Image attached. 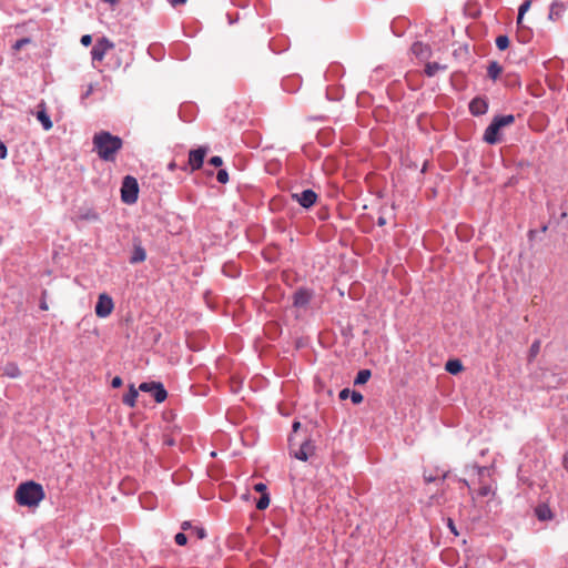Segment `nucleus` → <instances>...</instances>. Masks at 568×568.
Instances as JSON below:
<instances>
[{
    "mask_svg": "<svg viewBox=\"0 0 568 568\" xmlns=\"http://www.w3.org/2000/svg\"><path fill=\"white\" fill-rule=\"evenodd\" d=\"M93 151L99 158L106 162H113L116 153L122 149L123 141L121 138L111 134L108 131H100L92 139Z\"/></svg>",
    "mask_w": 568,
    "mask_h": 568,
    "instance_id": "obj_1",
    "label": "nucleus"
},
{
    "mask_svg": "<svg viewBox=\"0 0 568 568\" xmlns=\"http://www.w3.org/2000/svg\"><path fill=\"white\" fill-rule=\"evenodd\" d=\"M45 498V493L39 483L28 480L21 483L14 491V500L18 505L34 508Z\"/></svg>",
    "mask_w": 568,
    "mask_h": 568,
    "instance_id": "obj_2",
    "label": "nucleus"
},
{
    "mask_svg": "<svg viewBox=\"0 0 568 568\" xmlns=\"http://www.w3.org/2000/svg\"><path fill=\"white\" fill-rule=\"evenodd\" d=\"M515 122L513 114L495 116L484 133V141L488 144L500 142L499 132L503 128L509 126Z\"/></svg>",
    "mask_w": 568,
    "mask_h": 568,
    "instance_id": "obj_3",
    "label": "nucleus"
},
{
    "mask_svg": "<svg viewBox=\"0 0 568 568\" xmlns=\"http://www.w3.org/2000/svg\"><path fill=\"white\" fill-rule=\"evenodd\" d=\"M290 453L296 459L306 462L311 456L314 455L315 447L311 440H304L296 443L295 437L291 436L290 439Z\"/></svg>",
    "mask_w": 568,
    "mask_h": 568,
    "instance_id": "obj_4",
    "label": "nucleus"
},
{
    "mask_svg": "<svg viewBox=\"0 0 568 568\" xmlns=\"http://www.w3.org/2000/svg\"><path fill=\"white\" fill-rule=\"evenodd\" d=\"M139 184L135 178L126 175L122 181L121 199L126 204H133L138 201Z\"/></svg>",
    "mask_w": 568,
    "mask_h": 568,
    "instance_id": "obj_5",
    "label": "nucleus"
},
{
    "mask_svg": "<svg viewBox=\"0 0 568 568\" xmlns=\"http://www.w3.org/2000/svg\"><path fill=\"white\" fill-rule=\"evenodd\" d=\"M114 303L111 296L106 293H102L98 297V302L95 304V315L100 318H105L113 312Z\"/></svg>",
    "mask_w": 568,
    "mask_h": 568,
    "instance_id": "obj_6",
    "label": "nucleus"
},
{
    "mask_svg": "<svg viewBox=\"0 0 568 568\" xmlns=\"http://www.w3.org/2000/svg\"><path fill=\"white\" fill-rule=\"evenodd\" d=\"M113 48L114 43L108 38L103 37L99 39L91 50L92 60L101 62L104 59L106 52Z\"/></svg>",
    "mask_w": 568,
    "mask_h": 568,
    "instance_id": "obj_7",
    "label": "nucleus"
},
{
    "mask_svg": "<svg viewBox=\"0 0 568 568\" xmlns=\"http://www.w3.org/2000/svg\"><path fill=\"white\" fill-rule=\"evenodd\" d=\"M139 389L151 393L156 403L164 402L168 396V393L161 383H142L140 384Z\"/></svg>",
    "mask_w": 568,
    "mask_h": 568,
    "instance_id": "obj_8",
    "label": "nucleus"
},
{
    "mask_svg": "<svg viewBox=\"0 0 568 568\" xmlns=\"http://www.w3.org/2000/svg\"><path fill=\"white\" fill-rule=\"evenodd\" d=\"M206 148H199L195 150H191L189 153V165L192 171L199 170L203 165L204 158L206 155Z\"/></svg>",
    "mask_w": 568,
    "mask_h": 568,
    "instance_id": "obj_9",
    "label": "nucleus"
},
{
    "mask_svg": "<svg viewBox=\"0 0 568 568\" xmlns=\"http://www.w3.org/2000/svg\"><path fill=\"white\" fill-rule=\"evenodd\" d=\"M293 199L303 207H311L317 200V194L313 190H304L301 193H294Z\"/></svg>",
    "mask_w": 568,
    "mask_h": 568,
    "instance_id": "obj_10",
    "label": "nucleus"
},
{
    "mask_svg": "<svg viewBox=\"0 0 568 568\" xmlns=\"http://www.w3.org/2000/svg\"><path fill=\"white\" fill-rule=\"evenodd\" d=\"M488 110V102L483 98H475L469 103V111L473 115L485 114Z\"/></svg>",
    "mask_w": 568,
    "mask_h": 568,
    "instance_id": "obj_11",
    "label": "nucleus"
},
{
    "mask_svg": "<svg viewBox=\"0 0 568 568\" xmlns=\"http://www.w3.org/2000/svg\"><path fill=\"white\" fill-rule=\"evenodd\" d=\"M146 260V252L140 242L134 241L133 253L130 258L131 264L142 263Z\"/></svg>",
    "mask_w": 568,
    "mask_h": 568,
    "instance_id": "obj_12",
    "label": "nucleus"
},
{
    "mask_svg": "<svg viewBox=\"0 0 568 568\" xmlns=\"http://www.w3.org/2000/svg\"><path fill=\"white\" fill-rule=\"evenodd\" d=\"M40 110L37 112V119L41 122L43 129L45 131H49L52 129V121L50 120V116L48 115L45 111L44 103H41L39 105Z\"/></svg>",
    "mask_w": 568,
    "mask_h": 568,
    "instance_id": "obj_13",
    "label": "nucleus"
},
{
    "mask_svg": "<svg viewBox=\"0 0 568 568\" xmlns=\"http://www.w3.org/2000/svg\"><path fill=\"white\" fill-rule=\"evenodd\" d=\"M566 11V4L562 2L555 1L550 6L549 19L552 21L558 20L561 14Z\"/></svg>",
    "mask_w": 568,
    "mask_h": 568,
    "instance_id": "obj_14",
    "label": "nucleus"
},
{
    "mask_svg": "<svg viewBox=\"0 0 568 568\" xmlns=\"http://www.w3.org/2000/svg\"><path fill=\"white\" fill-rule=\"evenodd\" d=\"M535 515L541 521H546V520L552 519V511L549 508V506L546 505V504L538 505L535 508Z\"/></svg>",
    "mask_w": 568,
    "mask_h": 568,
    "instance_id": "obj_15",
    "label": "nucleus"
},
{
    "mask_svg": "<svg viewBox=\"0 0 568 568\" xmlns=\"http://www.w3.org/2000/svg\"><path fill=\"white\" fill-rule=\"evenodd\" d=\"M138 398V389L130 385L129 392L123 396L122 402L129 407H134Z\"/></svg>",
    "mask_w": 568,
    "mask_h": 568,
    "instance_id": "obj_16",
    "label": "nucleus"
},
{
    "mask_svg": "<svg viewBox=\"0 0 568 568\" xmlns=\"http://www.w3.org/2000/svg\"><path fill=\"white\" fill-rule=\"evenodd\" d=\"M3 375L10 378H18L21 375V371L16 363H7L3 367Z\"/></svg>",
    "mask_w": 568,
    "mask_h": 568,
    "instance_id": "obj_17",
    "label": "nucleus"
},
{
    "mask_svg": "<svg viewBox=\"0 0 568 568\" xmlns=\"http://www.w3.org/2000/svg\"><path fill=\"white\" fill-rule=\"evenodd\" d=\"M311 301V294L307 291H298L294 296L296 306H305Z\"/></svg>",
    "mask_w": 568,
    "mask_h": 568,
    "instance_id": "obj_18",
    "label": "nucleus"
},
{
    "mask_svg": "<svg viewBox=\"0 0 568 568\" xmlns=\"http://www.w3.org/2000/svg\"><path fill=\"white\" fill-rule=\"evenodd\" d=\"M487 72H488V77L495 81L501 74L503 68L498 62L493 61L489 63Z\"/></svg>",
    "mask_w": 568,
    "mask_h": 568,
    "instance_id": "obj_19",
    "label": "nucleus"
},
{
    "mask_svg": "<svg viewBox=\"0 0 568 568\" xmlns=\"http://www.w3.org/2000/svg\"><path fill=\"white\" fill-rule=\"evenodd\" d=\"M445 368L450 374H458L464 367L459 359H450L446 363Z\"/></svg>",
    "mask_w": 568,
    "mask_h": 568,
    "instance_id": "obj_20",
    "label": "nucleus"
},
{
    "mask_svg": "<svg viewBox=\"0 0 568 568\" xmlns=\"http://www.w3.org/2000/svg\"><path fill=\"white\" fill-rule=\"evenodd\" d=\"M446 65H442L438 62H429L425 67V73L428 77H434L438 71L445 70Z\"/></svg>",
    "mask_w": 568,
    "mask_h": 568,
    "instance_id": "obj_21",
    "label": "nucleus"
},
{
    "mask_svg": "<svg viewBox=\"0 0 568 568\" xmlns=\"http://www.w3.org/2000/svg\"><path fill=\"white\" fill-rule=\"evenodd\" d=\"M372 373L369 369H361L354 381L355 385H364L371 378Z\"/></svg>",
    "mask_w": 568,
    "mask_h": 568,
    "instance_id": "obj_22",
    "label": "nucleus"
},
{
    "mask_svg": "<svg viewBox=\"0 0 568 568\" xmlns=\"http://www.w3.org/2000/svg\"><path fill=\"white\" fill-rule=\"evenodd\" d=\"M530 6H531V0H525L520 4L519 10H518V17H517L518 27L523 26L524 14L529 10Z\"/></svg>",
    "mask_w": 568,
    "mask_h": 568,
    "instance_id": "obj_23",
    "label": "nucleus"
},
{
    "mask_svg": "<svg viewBox=\"0 0 568 568\" xmlns=\"http://www.w3.org/2000/svg\"><path fill=\"white\" fill-rule=\"evenodd\" d=\"M412 50L418 57H426L429 52L428 47L423 44L422 42L414 43Z\"/></svg>",
    "mask_w": 568,
    "mask_h": 568,
    "instance_id": "obj_24",
    "label": "nucleus"
},
{
    "mask_svg": "<svg viewBox=\"0 0 568 568\" xmlns=\"http://www.w3.org/2000/svg\"><path fill=\"white\" fill-rule=\"evenodd\" d=\"M270 506V496L264 493L256 503V508L258 510H264Z\"/></svg>",
    "mask_w": 568,
    "mask_h": 568,
    "instance_id": "obj_25",
    "label": "nucleus"
},
{
    "mask_svg": "<svg viewBox=\"0 0 568 568\" xmlns=\"http://www.w3.org/2000/svg\"><path fill=\"white\" fill-rule=\"evenodd\" d=\"M496 45L499 50H506L509 47V39L507 36H498L496 38Z\"/></svg>",
    "mask_w": 568,
    "mask_h": 568,
    "instance_id": "obj_26",
    "label": "nucleus"
},
{
    "mask_svg": "<svg viewBox=\"0 0 568 568\" xmlns=\"http://www.w3.org/2000/svg\"><path fill=\"white\" fill-rule=\"evenodd\" d=\"M539 349H540V342L539 341H535L531 344L530 349H529V357H530V359L537 356V354L539 353Z\"/></svg>",
    "mask_w": 568,
    "mask_h": 568,
    "instance_id": "obj_27",
    "label": "nucleus"
},
{
    "mask_svg": "<svg viewBox=\"0 0 568 568\" xmlns=\"http://www.w3.org/2000/svg\"><path fill=\"white\" fill-rule=\"evenodd\" d=\"M216 180L220 183L225 184L229 181V173L225 170H220L216 174Z\"/></svg>",
    "mask_w": 568,
    "mask_h": 568,
    "instance_id": "obj_28",
    "label": "nucleus"
},
{
    "mask_svg": "<svg viewBox=\"0 0 568 568\" xmlns=\"http://www.w3.org/2000/svg\"><path fill=\"white\" fill-rule=\"evenodd\" d=\"M191 535H195L197 539H203L206 536L205 529L202 527H194Z\"/></svg>",
    "mask_w": 568,
    "mask_h": 568,
    "instance_id": "obj_29",
    "label": "nucleus"
},
{
    "mask_svg": "<svg viewBox=\"0 0 568 568\" xmlns=\"http://www.w3.org/2000/svg\"><path fill=\"white\" fill-rule=\"evenodd\" d=\"M174 540L179 546H184L187 542V537L183 532H179L175 535Z\"/></svg>",
    "mask_w": 568,
    "mask_h": 568,
    "instance_id": "obj_30",
    "label": "nucleus"
},
{
    "mask_svg": "<svg viewBox=\"0 0 568 568\" xmlns=\"http://www.w3.org/2000/svg\"><path fill=\"white\" fill-rule=\"evenodd\" d=\"M82 219L88 221H98L99 214L92 210L88 211L84 215H82Z\"/></svg>",
    "mask_w": 568,
    "mask_h": 568,
    "instance_id": "obj_31",
    "label": "nucleus"
},
{
    "mask_svg": "<svg viewBox=\"0 0 568 568\" xmlns=\"http://www.w3.org/2000/svg\"><path fill=\"white\" fill-rule=\"evenodd\" d=\"M352 402L354 404H361L364 399L363 395L359 392L353 390L351 394Z\"/></svg>",
    "mask_w": 568,
    "mask_h": 568,
    "instance_id": "obj_32",
    "label": "nucleus"
},
{
    "mask_svg": "<svg viewBox=\"0 0 568 568\" xmlns=\"http://www.w3.org/2000/svg\"><path fill=\"white\" fill-rule=\"evenodd\" d=\"M490 494H491V488L488 485L481 486L478 489V495L481 496V497H486V496H488Z\"/></svg>",
    "mask_w": 568,
    "mask_h": 568,
    "instance_id": "obj_33",
    "label": "nucleus"
},
{
    "mask_svg": "<svg viewBox=\"0 0 568 568\" xmlns=\"http://www.w3.org/2000/svg\"><path fill=\"white\" fill-rule=\"evenodd\" d=\"M209 162L211 165L216 166V168H219L223 164L222 158L217 156V155L212 156Z\"/></svg>",
    "mask_w": 568,
    "mask_h": 568,
    "instance_id": "obj_34",
    "label": "nucleus"
},
{
    "mask_svg": "<svg viewBox=\"0 0 568 568\" xmlns=\"http://www.w3.org/2000/svg\"><path fill=\"white\" fill-rule=\"evenodd\" d=\"M81 44L84 47H89L92 43V37L90 34H84L80 40Z\"/></svg>",
    "mask_w": 568,
    "mask_h": 568,
    "instance_id": "obj_35",
    "label": "nucleus"
},
{
    "mask_svg": "<svg viewBox=\"0 0 568 568\" xmlns=\"http://www.w3.org/2000/svg\"><path fill=\"white\" fill-rule=\"evenodd\" d=\"M8 154L7 146L4 143L0 140V159H6Z\"/></svg>",
    "mask_w": 568,
    "mask_h": 568,
    "instance_id": "obj_36",
    "label": "nucleus"
},
{
    "mask_svg": "<svg viewBox=\"0 0 568 568\" xmlns=\"http://www.w3.org/2000/svg\"><path fill=\"white\" fill-rule=\"evenodd\" d=\"M254 490L262 493V495H263L264 493H266V485L264 483L255 484Z\"/></svg>",
    "mask_w": 568,
    "mask_h": 568,
    "instance_id": "obj_37",
    "label": "nucleus"
},
{
    "mask_svg": "<svg viewBox=\"0 0 568 568\" xmlns=\"http://www.w3.org/2000/svg\"><path fill=\"white\" fill-rule=\"evenodd\" d=\"M112 387L118 388L122 385V378L119 376H115L111 382Z\"/></svg>",
    "mask_w": 568,
    "mask_h": 568,
    "instance_id": "obj_38",
    "label": "nucleus"
},
{
    "mask_svg": "<svg viewBox=\"0 0 568 568\" xmlns=\"http://www.w3.org/2000/svg\"><path fill=\"white\" fill-rule=\"evenodd\" d=\"M351 394H352V393H351V390H349L348 388H344V389H342V390L339 392V398H341L342 400H344V399L348 398V396H349Z\"/></svg>",
    "mask_w": 568,
    "mask_h": 568,
    "instance_id": "obj_39",
    "label": "nucleus"
},
{
    "mask_svg": "<svg viewBox=\"0 0 568 568\" xmlns=\"http://www.w3.org/2000/svg\"><path fill=\"white\" fill-rule=\"evenodd\" d=\"M29 42V39H21V40H18L14 44V49L16 50H19L23 44L28 43Z\"/></svg>",
    "mask_w": 568,
    "mask_h": 568,
    "instance_id": "obj_40",
    "label": "nucleus"
},
{
    "mask_svg": "<svg viewBox=\"0 0 568 568\" xmlns=\"http://www.w3.org/2000/svg\"><path fill=\"white\" fill-rule=\"evenodd\" d=\"M181 528L183 530H191V532H192L194 527H192L190 521H183L182 525H181Z\"/></svg>",
    "mask_w": 568,
    "mask_h": 568,
    "instance_id": "obj_41",
    "label": "nucleus"
},
{
    "mask_svg": "<svg viewBox=\"0 0 568 568\" xmlns=\"http://www.w3.org/2000/svg\"><path fill=\"white\" fill-rule=\"evenodd\" d=\"M448 527L450 528L452 532H454L455 535H457V530H456V527L453 523L452 519L448 520Z\"/></svg>",
    "mask_w": 568,
    "mask_h": 568,
    "instance_id": "obj_42",
    "label": "nucleus"
},
{
    "mask_svg": "<svg viewBox=\"0 0 568 568\" xmlns=\"http://www.w3.org/2000/svg\"><path fill=\"white\" fill-rule=\"evenodd\" d=\"M187 0H171L172 6H179L185 3Z\"/></svg>",
    "mask_w": 568,
    "mask_h": 568,
    "instance_id": "obj_43",
    "label": "nucleus"
},
{
    "mask_svg": "<svg viewBox=\"0 0 568 568\" xmlns=\"http://www.w3.org/2000/svg\"><path fill=\"white\" fill-rule=\"evenodd\" d=\"M292 427H293V432L296 433L300 429V427H301V423L300 422H294Z\"/></svg>",
    "mask_w": 568,
    "mask_h": 568,
    "instance_id": "obj_44",
    "label": "nucleus"
},
{
    "mask_svg": "<svg viewBox=\"0 0 568 568\" xmlns=\"http://www.w3.org/2000/svg\"><path fill=\"white\" fill-rule=\"evenodd\" d=\"M564 467L566 470H568V452L564 456Z\"/></svg>",
    "mask_w": 568,
    "mask_h": 568,
    "instance_id": "obj_45",
    "label": "nucleus"
},
{
    "mask_svg": "<svg viewBox=\"0 0 568 568\" xmlns=\"http://www.w3.org/2000/svg\"><path fill=\"white\" fill-rule=\"evenodd\" d=\"M377 224H378L379 226L385 225V224H386V220H385V217L379 216V217H378V220H377Z\"/></svg>",
    "mask_w": 568,
    "mask_h": 568,
    "instance_id": "obj_46",
    "label": "nucleus"
},
{
    "mask_svg": "<svg viewBox=\"0 0 568 568\" xmlns=\"http://www.w3.org/2000/svg\"><path fill=\"white\" fill-rule=\"evenodd\" d=\"M40 308L43 310V311H47L48 310V304L45 302H42L40 304Z\"/></svg>",
    "mask_w": 568,
    "mask_h": 568,
    "instance_id": "obj_47",
    "label": "nucleus"
},
{
    "mask_svg": "<svg viewBox=\"0 0 568 568\" xmlns=\"http://www.w3.org/2000/svg\"><path fill=\"white\" fill-rule=\"evenodd\" d=\"M169 169H170L171 171H173V170L175 169V163H174V162L170 163V164H169Z\"/></svg>",
    "mask_w": 568,
    "mask_h": 568,
    "instance_id": "obj_48",
    "label": "nucleus"
},
{
    "mask_svg": "<svg viewBox=\"0 0 568 568\" xmlns=\"http://www.w3.org/2000/svg\"><path fill=\"white\" fill-rule=\"evenodd\" d=\"M425 479H426V481H433L434 480V478H432V477H425Z\"/></svg>",
    "mask_w": 568,
    "mask_h": 568,
    "instance_id": "obj_49",
    "label": "nucleus"
}]
</instances>
